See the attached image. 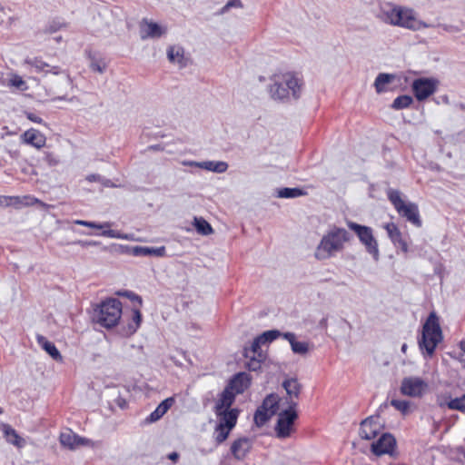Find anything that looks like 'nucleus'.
<instances>
[{"mask_svg":"<svg viewBox=\"0 0 465 465\" xmlns=\"http://www.w3.org/2000/svg\"><path fill=\"white\" fill-rule=\"evenodd\" d=\"M303 194L302 190L299 188H282L277 192L279 198H296Z\"/></svg>","mask_w":465,"mask_h":465,"instance_id":"36","label":"nucleus"},{"mask_svg":"<svg viewBox=\"0 0 465 465\" xmlns=\"http://www.w3.org/2000/svg\"><path fill=\"white\" fill-rule=\"evenodd\" d=\"M56 30H57V27H56V26H53V25H51V26H50V31H51V32H54V31H56Z\"/></svg>","mask_w":465,"mask_h":465,"instance_id":"58","label":"nucleus"},{"mask_svg":"<svg viewBox=\"0 0 465 465\" xmlns=\"http://www.w3.org/2000/svg\"><path fill=\"white\" fill-rule=\"evenodd\" d=\"M394 79V74L385 73L379 74L374 82L376 92L380 94L386 91V85L391 83Z\"/></svg>","mask_w":465,"mask_h":465,"instance_id":"29","label":"nucleus"},{"mask_svg":"<svg viewBox=\"0 0 465 465\" xmlns=\"http://www.w3.org/2000/svg\"><path fill=\"white\" fill-rule=\"evenodd\" d=\"M262 344H263V342L260 340L259 337H256L252 342L251 347L244 349L245 357L257 356L258 358L264 359V355L261 350Z\"/></svg>","mask_w":465,"mask_h":465,"instance_id":"32","label":"nucleus"},{"mask_svg":"<svg viewBox=\"0 0 465 465\" xmlns=\"http://www.w3.org/2000/svg\"><path fill=\"white\" fill-rule=\"evenodd\" d=\"M202 169L217 173H223L228 169V164L223 161H204L202 163Z\"/></svg>","mask_w":465,"mask_h":465,"instance_id":"30","label":"nucleus"},{"mask_svg":"<svg viewBox=\"0 0 465 465\" xmlns=\"http://www.w3.org/2000/svg\"><path fill=\"white\" fill-rule=\"evenodd\" d=\"M38 344L56 361H62L63 358L55 345L47 341L42 335L37 336Z\"/></svg>","mask_w":465,"mask_h":465,"instance_id":"28","label":"nucleus"},{"mask_svg":"<svg viewBox=\"0 0 465 465\" xmlns=\"http://www.w3.org/2000/svg\"><path fill=\"white\" fill-rule=\"evenodd\" d=\"M282 387L286 391L287 398H286V403L288 407L290 408H296L297 401L296 400L299 399L302 385L299 383L298 380L295 378H290L286 379L282 382Z\"/></svg>","mask_w":465,"mask_h":465,"instance_id":"16","label":"nucleus"},{"mask_svg":"<svg viewBox=\"0 0 465 465\" xmlns=\"http://www.w3.org/2000/svg\"><path fill=\"white\" fill-rule=\"evenodd\" d=\"M388 197L401 216L418 227L421 225L418 206L415 203H405L401 197V193L397 190H390Z\"/></svg>","mask_w":465,"mask_h":465,"instance_id":"6","label":"nucleus"},{"mask_svg":"<svg viewBox=\"0 0 465 465\" xmlns=\"http://www.w3.org/2000/svg\"><path fill=\"white\" fill-rule=\"evenodd\" d=\"M77 243L81 244L82 246H89V245L96 244V242H83V241H78Z\"/></svg>","mask_w":465,"mask_h":465,"instance_id":"55","label":"nucleus"},{"mask_svg":"<svg viewBox=\"0 0 465 465\" xmlns=\"http://www.w3.org/2000/svg\"><path fill=\"white\" fill-rule=\"evenodd\" d=\"M101 235L115 239L132 240L133 237L129 234L121 233L114 230H104L101 232Z\"/></svg>","mask_w":465,"mask_h":465,"instance_id":"42","label":"nucleus"},{"mask_svg":"<svg viewBox=\"0 0 465 465\" xmlns=\"http://www.w3.org/2000/svg\"><path fill=\"white\" fill-rule=\"evenodd\" d=\"M90 68L93 71L103 74L106 68V63L103 59L92 58L90 63Z\"/></svg>","mask_w":465,"mask_h":465,"instance_id":"44","label":"nucleus"},{"mask_svg":"<svg viewBox=\"0 0 465 465\" xmlns=\"http://www.w3.org/2000/svg\"><path fill=\"white\" fill-rule=\"evenodd\" d=\"M377 17L385 24L412 31L433 26L420 20L411 8L390 3L384 4L380 7Z\"/></svg>","mask_w":465,"mask_h":465,"instance_id":"1","label":"nucleus"},{"mask_svg":"<svg viewBox=\"0 0 465 465\" xmlns=\"http://www.w3.org/2000/svg\"><path fill=\"white\" fill-rule=\"evenodd\" d=\"M395 445L394 437L390 433H384L376 442L371 444V451L377 456L391 454Z\"/></svg>","mask_w":465,"mask_h":465,"instance_id":"15","label":"nucleus"},{"mask_svg":"<svg viewBox=\"0 0 465 465\" xmlns=\"http://www.w3.org/2000/svg\"><path fill=\"white\" fill-rule=\"evenodd\" d=\"M250 361L247 363V367L250 371H258L261 368V362L263 359L258 358L257 356H249Z\"/></svg>","mask_w":465,"mask_h":465,"instance_id":"48","label":"nucleus"},{"mask_svg":"<svg viewBox=\"0 0 465 465\" xmlns=\"http://www.w3.org/2000/svg\"><path fill=\"white\" fill-rule=\"evenodd\" d=\"M448 407L451 410H458L465 413V395L450 400L448 402Z\"/></svg>","mask_w":465,"mask_h":465,"instance_id":"39","label":"nucleus"},{"mask_svg":"<svg viewBox=\"0 0 465 465\" xmlns=\"http://www.w3.org/2000/svg\"><path fill=\"white\" fill-rule=\"evenodd\" d=\"M383 228L386 230L389 238L396 248H400L401 252L407 253L409 246L407 242L402 238V234L394 223H386Z\"/></svg>","mask_w":465,"mask_h":465,"instance_id":"17","label":"nucleus"},{"mask_svg":"<svg viewBox=\"0 0 465 465\" xmlns=\"http://www.w3.org/2000/svg\"><path fill=\"white\" fill-rule=\"evenodd\" d=\"M193 226L197 232L202 235H210L213 232L211 224L203 217H194Z\"/></svg>","mask_w":465,"mask_h":465,"instance_id":"31","label":"nucleus"},{"mask_svg":"<svg viewBox=\"0 0 465 465\" xmlns=\"http://www.w3.org/2000/svg\"><path fill=\"white\" fill-rule=\"evenodd\" d=\"M174 402H175V400L173 397H169V398L165 399L150 414V416L147 418V420L149 422L157 421L168 411V410L173 405Z\"/></svg>","mask_w":465,"mask_h":465,"instance_id":"25","label":"nucleus"},{"mask_svg":"<svg viewBox=\"0 0 465 465\" xmlns=\"http://www.w3.org/2000/svg\"><path fill=\"white\" fill-rule=\"evenodd\" d=\"M232 7L242 8V3L241 2V0H229L227 4L221 8V10L218 12V15H224Z\"/></svg>","mask_w":465,"mask_h":465,"instance_id":"47","label":"nucleus"},{"mask_svg":"<svg viewBox=\"0 0 465 465\" xmlns=\"http://www.w3.org/2000/svg\"><path fill=\"white\" fill-rule=\"evenodd\" d=\"M167 58L174 64H177L180 68L186 65L184 58V49L180 45H171L167 49Z\"/></svg>","mask_w":465,"mask_h":465,"instance_id":"24","label":"nucleus"},{"mask_svg":"<svg viewBox=\"0 0 465 465\" xmlns=\"http://www.w3.org/2000/svg\"><path fill=\"white\" fill-rule=\"evenodd\" d=\"M283 338L290 342L292 351L295 354L306 355L313 348V345L308 341H297L293 332H284Z\"/></svg>","mask_w":465,"mask_h":465,"instance_id":"20","label":"nucleus"},{"mask_svg":"<svg viewBox=\"0 0 465 465\" xmlns=\"http://www.w3.org/2000/svg\"><path fill=\"white\" fill-rule=\"evenodd\" d=\"M85 179L90 183L102 181L101 176L99 174H94V173L87 175Z\"/></svg>","mask_w":465,"mask_h":465,"instance_id":"52","label":"nucleus"},{"mask_svg":"<svg viewBox=\"0 0 465 465\" xmlns=\"http://www.w3.org/2000/svg\"><path fill=\"white\" fill-rule=\"evenodd\" d=\"M279 403V397L276 394L268 395L262 401V404L260 406L261 409L266 411H273V415L276 413L277 407Z\"/></svg>","mask_w":465,"mask_h":465,"instance_id":"33","label":"nucleus"},{"mask_svg":"<svg viewBox=\"0 0 465 465\" xmlns=\"http://www.w3.org/2000/svg\"><path fill=\"white\" fill-rule=\"evenodd\" d=\"M272 84L268 86V92L272 99L275 101L298 100L302 91V80L292 73L274 74Z\"/></svg>","mask_w":465,"mask_h":465,"instance_id":"2","label":"nucleus"},{"mask_svg":"<svg viewBox=\"0 0 465 465\" xmlns=\"http://www.w3.org/2000/svg\"><path fill=\"white\" fill-rule=\"evenodd\" d=\"M460 349H461V350L464 351V353H465V341H460Z\"/></svg>","mask_w":465,"mask_h":465,"instance_id":"56","label":"nucleus"},{"mask_svg":"<svg viewBox=\"0 0 465 465\" xmlns=\"http://www.w3.org/2000/svg\"><path fill=\"white\" fill-rule=\"evenodd\" d=\"M280 336L283 337V333H282L281 331H279L277 330H270V331H266L262 332L258 337L264 344L266 342H271V341H274L275 339H277Z\"/></svg>","mask_w":465,"mask_h":465,"instance_id":"38","label":"nucleus"},{"mask_svg":"<svg viewBox=\"0 0 465 465\" xmlns=\"http://www.w3.org/2000/svg\"><path fill=\"white\" fill-rule=\"evenodd\" d=\"M273 416V411H266L260 407L254 413V422L258 427L263 426Z\"/></svg>","mask_w":465,"mask_h":465,"instance_id":"34","label":"nucleus"},{"mask_svg":"<svg viewBox=\"0 0 465 465\" xmlns=\"http://www.w3.org/2000/svg\"><path fill=\"white\" fill-rule=\"evenodd\" d=\"M74 223L77 224V225L86 226V227L93 228V229H104V228L110 227V225H111L109 223H96L94 222H88V221H84V220H75V221H74Z\"/></svg>","mask_w":465,"mask_h":465,"instance_id":"40","label":"nucleus"},{"mask_svg":"<svg viewBox=\"0 0 465 465\" xmlns=\"http://www.w3.org/2000/svg\"><path fill=\"white\" fill-rule=\"evenodd\" d=\"M249 382L250 381L246 373L240 372L236 374L220 396V398L223 399V404L232 405L235 396L243 392L249 386Z\"/></svg>","mask_w":465,"mask_h":465,"instance_id":"9","label":"nucleus"},{"mask_svg":"<svg viewBox=\"0 0 465 465\" xmlns=\"http://www.w3.org/2000/svg\"><path fill=\"white\" fill-rule=\"evenodd\" d=\"M2 430L4 436L7 442L13 444L17 448H23L25 444V440L18 435L15 430H14L10 425L3 423Z\"/></svg>","mask_w":465,"mask_h":465,"instance_id":"26","label":"nucleus"},{"mask_svg":"<svg viewBox=\"0 0 465 465\" xmlns=\"http://www.w3.org/2000/svg\"><path fill=\"white\" fill-rule=\"evenodd\" d=\"M251 447L252 442L248 438H240L232 443L231 450L237 460H242L249 452Z\"/></svg>","mask_w":465,"mask_h":465,"instance_id":"23","label":"nucleus"},{"mask_svg":"<svg viewBox=\"0 0 465 465\" xmlns=\"http://www.w3.org/2000/svg\"><path fill=\"white\" fill-rule=\"evenodd\" d=\"M439 82L433 78H418L411 84L412 91L418 101H423L433 94L438 87Z\"/></svg>","mask_w":465,"mask_h":465,"instance_id":"12","label":"nucleus"},{"mask_svg":"<svg viewBox=\"0 0 465 465\" xmlns=\"http://www.w3.org/2000/svg\"><path fill=\"white\" fill-rule=\"evenodd\" d=\"M117 294L121 295V296H126V297L130 298L133 301L138 302L139 304H142V298L140 296L134 294V292H128V291H124V292H118Z\"/></svg>","mask_w":465,"mask_h":465,"instance_id":"49","label":"nucleus"},{"mask_svg":"<svg viewBox=\"0 0 465 465\" xmlns=\"http://www.w3.org/2000/svg\"><path fill=\"white\" fill-rule=\"evenodd\" d=\"M232 405H224L223 399H219L215 404V414L219 419L221 427H227L232 430L237 421L239 411L237 409H231Z\"/></svg>","mask_w":465,"mask_h":465,"instance_id":"11","label":"nucleus"},{"mask_svg":"<svg viewBox=\"0 0 465 465\" xmlns=\"http://www.w3.org/2000/svg\"><path fill=\"white\" fill-rule=\"evenodd\" d=\"M26 63L34 67L38 73H45V75L50 74L57 76L58 82L63 88L66 89L71 87L72 79L69 74L65 70H63L61 67L56 65L51 66L47 63L38 58L26 60Z\"/></svg>","mask_w":465,"mask_h":465,"instance_id":"8","label":"nucleus"},{"mask_svg":"<svg viewBox=\"0 0 465 465\" xmlns=\"http://www.w3.org/2000/svg\"><path fill=\"white\" fill-rule=\"evenodd\" d=\"M406 351H407V344H405V343H404V344H402V346H401V351H402V352H406Z\"/></svg>","mask_w":465,"mask_h":465,"instance_id":"57","label":"nucleus"},{"mask_svg":"<svg viewBox=\"0 0 465 465\" xmlns=\"http://www.w3.org/2000/svg\"><path fill=\"white\" fill-rule=\"evenodd\" d=\"M391 406L403 414H407L410 411V402L402 400H392L391 401Z\"/></svg>","mask_w":465,"mask_h":465,"instance_id":"41","label":"nucleus"},{"mask_svg":"<svg viewBox=\"0 0 465 465\" xmlns=\"http://www.w3.org/2000/svg\"><path fill=\"white\" fill-rule=\"evenodd\" d=\"M380 430L378 417H369L361 421L360 435L364 440H371L379 434Z\"/></svg>","mask_w":465,"mask_h":465,"instance_id":"19","label":"nucleus"},{"mask_svg":"<svg viewBox=\"0 0 465 465\" xmlns=\"http://www.w3.org/2000/svg\"><path fill=\"white\" fill-rule=\"evenodd\" d=\"M351 240V235L344 228L332 227L322 238L315 252L318 260H325L344 249V244Z\"/></svg>","mask_w":465,"mask_h":465,"instance_id":"3","label":"nucleus"},{"mask_svg":"<svg viewBox=\"0 0 465 465\" xmlns=\"http://www.w3.org/2000/svg\"><path fill=\"white\" fill-rule=\"evenodd\" d=\"M181 163L183 166L197 167V168H201L202 169L203 162H195V161L183 160V161L181 162Z\"/></svg>","mask_w":465,"mask_h":465,"instance_id":"51","label":"nucleus"},{"mask_svg":"<svg viewBox=\"0 0 465 465\" xmlns=\"http://www.w3.org/2000/svg\"><path fill=\"white\" fill-rule=\"evenodd\" d=\"M9 84L11 86H14L21 91H25L27 89L26 83L22 79L19 75H13L12 78L9 81Z\"/></svg>","mask_w":465,"mask_h":465,"instance_id":"45","label":"nucleus"},{"mask_svg":"<svg viewBox=\"0 0 465 465\" xmlns=\"http://www.w3.org/2000/svg\"><path fill=\"white\" fill-rule=\"evenodd\" d=\"M121 315V302L115 298H111L102 302L95 319L100 325L105 328H112L118 323Z\"/></svg>","mask_w":465,"mask_h":465,"instance_id":"5","label":"nucleus"},{"mask_svg":"<svg viewBox=\"0 0 465 465\" xmlns=\"http://www.w3.org/2000/svg\"><path fill=\"white\" fill-rule=\"evenodd\" d=\"M142 322V314L138 309L132 312V322L128 324L129 333H134L139 328Z\"/></svg>","mask_w":465,"mask_h":465,"instance_id":"37","label":"nucleus"},{"mask_svg":"<svg viewBox=\"0 0 465 465\" xmlns=\"http://www.w3.org/2000/svg\"><path fill=\"white\" fill-rule=\"evenodd\" d=\"M141 38H160L167 33V26L151 20H143L140 25Z\"/></svg>","mask_w":465,"mask_h":465,"instance_id":"14","label":"nucleus"},{"mask_svg":"<svg viewBox=\"0 0 465 465\" xmlns=\"http://www.w3.org/2000/svg\"><path fill=\"white\" fill-rule=\"evenodd\" d=\"M440 27H441L444 31L448 32V33H450V34H455V33H458L460 31V29L456 26V25H439Z\"/></svg>","mask_w":465,"mask_h":465,"instance_id":"50","label":"nucleus"},{"mask_svg":"<svg viewBox=\"0 0 465 465\" xmlns=\"http://www.w3.org/2000/svg\"><path fill=\"white\" fill-rule=\"evenodd\" d=\"M168 458L175 462L179 458V454L177 452H172L168 455Z\"/></svg>","mask_w":465,"mask_h":465,"instance_id":"54","label":"nucleus"},{"mask_svg":"<svg viewBox=\"0 0 465 465\" xmlns=\"http://www.w3.org/2000/svg\"><path fill=\"white\" fill-rule=\"evenodd\" d=\"M413 102V99L410 95H400L396 99H394L391 107L395 110H401L404 108H408Z\"/></svg>","mask_w":465,"mask_h":465,"instance_id":"35","label":"nucleus"},{"mask_svg":"<svg viewBox=\"0 0 465 465\" xmlns=\"http://www.w3.org/2000/svg\"><path fill=\"white\" fill-rule=\"evenodd\" d=\"M230 430L227 427H221L220 424L217 425L216 427V436H215V440L218 443H222L223 441H224L228 436H229V433H230Z\"/></svg>","mask_w":465,"mask_h":465,"instance_id":"43","label":"nucleus"},{"mask_svg":"<svg viewBox=\"0 0 465 465\" xmlns=\"http://www.w3.org/2000/svg\"><path fill=\"white\" fill-rule=\"evenodd\" d=\"M428 384L419 377H406L402 380L401 391L410 397H420L426 391Z\"/></svg>","mask_w":465,"mask_h":465,"instance_id":"13","label":"nucleus"},{"mask_svg":"<svg viewBox=\"0 0 465 465\" xmlns=\"http://www.w3.org/2000/svg\"><path fill=\"white\" fill-rule=\"evenodd\" d=\"M26 116H27V118H28L30 121H32V122H34V123L41 124V123L43 122V120H42L39 116H37V115H35V114H32V113H28V114H26Z\"/></svg>","mask_w":465,"mask_h":465,"instance_id":"53","label":"nucleus"},{"mask_svg":"<svg viewBox=\"0 0 465 465\" xmlns=\"http://www.w3.org/2000/svg\"><path fill=\"white\" fill-rule=\"evenodd\" d=\"M35 203H39L43 206L45 205L44 203L31 196H25L22 199L17 196H0V206L7 207L18 204L33 205Z\"/></svg>","mask_w":465,"mask_h":465,"instance_id":"22","label":"nucleus"},{"mask_svg":"<svg viewBox=\"0 0 465 465\" xmlns=\"http://www.w3.org/2000/svg\"><path fill=\"white\" fill-rule=\"evenodd\" d=\"M24 143L30 144L37 149L45 145L46 138L40 131L31 128L22 134Z\"/></svg>","mask_w":465,"mask_h":465,"instance_id":"21","label":"nucleus"},{"mask_svg":"<svg viewBox=\"0 0 465 465\" xmlns=\"http://www.w3.org/2000/svg\"><path fill=\"white\" fill-rule=\"evenodd\" d=\"M442 339V332L435 312H431L422 328L421 338L419 340V346L425 350L426 353L431 356Z\"/></svg>","mask_w":465,"mask_h":465,"instance_id":"4","label":"nucleus"},{"mask_svg":"<svg viewBox=\"0 0 465 465\" xmlns=\"http://www.w3.org/2000/svg\"><path fill=\"white\" fill-rule=\"evenodd\" d=\"M298 414L295 408L288 407L287 410L281 411L278 415V420L275 426V432L278 438H288L293 430L294 421Z\"/></svg>","mask_w":465,"mask_h":465,"instance_id":"10","label":"nucleus"},{"mask_svg":"<svg viewBox=\"0 0 465 465\" xmlns=\"http://www.w3.org/2000/svg\"><path fill=\"white\" fill-rule=\"evenodd\" d=\"M59 440L61 445L69 450H75L80 446L87 445L90 441L88 439L76 435L71 430L62 432Z\"/></svg>","mask_w":465,"mask_h":465,"instance_id":"18","label":"nucleus"},{"mask_svg":"<svg viewBox=\"0 0 465 465\" xmlns=\"http://www.w3.org/2000/svg\"><path fill=\"white\" fill-rule=\"evenodd\" d=\"M44 162L50 167H54L59 164L60 160L54 153L45 152L44 156Z\"/></svg>","mask_w":465,"mask_h":465,"instance_id":"46","label":"nucleus"},{"mask_svg":"<svg viewBox=\"0 0 465 465\" xmlns=\"http://www.w3.org/2000/svg\"><path fill=\"white\" fill-rule=\"evenodd\" d=\"M133 254L136 256H156L163 257L165 255V247H146L135 246L133 248Z\"/></svg>","mask_w":465,"mask_h":465,"instance_id":"27","label":"nucleus"},{"mask_svg":"<svg viewBox=\"0 0 465 465\" xmlns=\"http://www.w3.org/2000/svg\"><path fill=\"white\" fill-rule=\"evenodd\" d=\"M347 225L358 236L361 244L364 245L366 252L370 253L375 261H378L380 258L379 245L373 235L372 229L354 222H348Z\"/></svg>","mask_w":465,"mask_h":465,"instance_id":"7","label":"nucleus"}]
</instances>
